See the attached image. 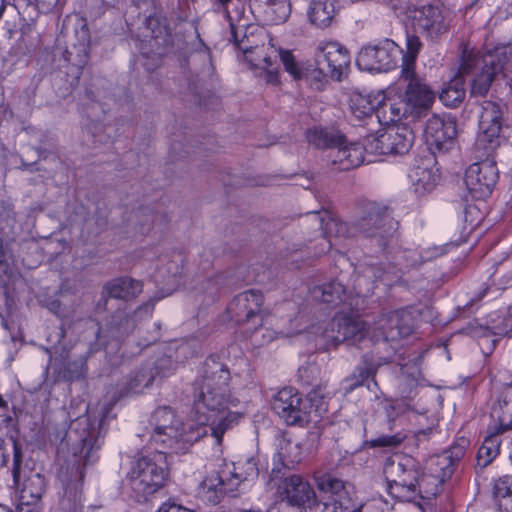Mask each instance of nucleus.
Masks as SVG:
<instances>
[{
    "label": "nucleus",
    "mask_w": 512,
    "mask_h": 512,
    "mask_svg": "<svg viewBox=\"0 0 512 512\" xmlns=\"http://www.w3.org/2000/svg\"><path fill=\"white\" fill-rule=\"evenodd\" d=\"M227 368L213 358L204 363L196 381L193 409L188 423L183 424L168 407H160L151 417V444L155 449L185 452L194 442L211 434L221 444L224 434L243 418L244 405L229 388Z\"/></svg>",
    "instance_id": "1"
},
{
    "label": "nucleus",
    "mask_w": 512,
    "mask_h": 512,
    "mask_svg": "<svg viewBox=\"0 0 512 512\" xmlns=\"http://www.w3.org/2000/svg\"><path fill=\"white\" fill-rule=\"evenodd\" d=\"M84 415L74 417L61 443L60 452L67 448L71 458L66 466L59 471V479L63 485V496L60 502L62 512H82V482L84 467L95 461L94 448H98L99 428L104 415H100L90 406L82 403Z\"/></svg>",
    "instance_id": "2"
},
{
    "label": "nucleus",
    "mask_w": 512,
    "mask_h": 512,
    "mask_svg": "<svg viewBox=\"0 0 512 512\" xmlns=\"http://www.w3.org/2000/svg\"><path fill=\"white\" fill-rule=\"evenodd\" d=\"M501 129V107L491 101L484 102L474 142L477 161L467 168L464 179L467 191L474 199L488 197L498 181L499 171L494 154L502 142Z\"/></svg>",
    "instance_id": "3"
},
{
    "label": "nucleus",
    "mask_w": 512,
    "mask_h": 512,
    "mask_svg": "<svg viewBox=\"0 0 512 512\" xmlns=\"http://www.w3.org/2000/svg\"><path fill=\"white\" fill-rule=\"evenodd\" d=\"M511 55L512 48L508 45H500L483 53L464 50L458 74L442 89L440 100L447 107L459 105L466 93V76L472 77L471 95L485 96L496 74L503 71L504 77H508L505 71Z\"/></svg>",
    "instance_id": "4"
},
{
    "label": "nucleus",
    "mask_w": 512,
    "mask_h": 512,
    "mask_svg": "<svg viewBox=\"0 0 512 512\" xmlns=\"http://www.w3.org/2000/svg\"><path fill=\"white\" fill-rule=\"evenodd\" d=\"M303 224L309 228L319 231L318 254L330 250L336 243L331 236L335 238L354 236V230L357 229L365 237L374 240L380 247L386 245L387 239L393 236L396 230V224L387 212L370 213L363 218L356 227H350L348 223L331 218L327 212H309L303 218Z\"/></svg>",
    "instance_id": "5"
},
{
    "label": "nucleus",
    "mask_w": 512,
    "mask_h": 512,
    "mask_svg": "<svg viewBox=\"0 0 512 512\" xmlns=\"http://www.w3.org/2000/svg\"><path fill=\"white\" fill-rule=\"evenodd\" d=\"M258 476V468L252 459L244 462L225 463L219 471L208 474L200 483L197 495L210 504H218L225 494L235 496L249 489Z\"/></svg>",
    "instance_id": "6"
},
{
    "label": "nucleus",
    "mask_w": 512,
    "mask_h": 512,
    "mask_svg": "<svg viewBox=\"0 0 512 512\" xmlns=\"http://www.w3.org/2000/svg\"><path fill=\"white\" fill-rule=\"evenodd\" d=\"M167 476V457L163 450L146 451L133 464L129 474L128 483L132 497L137 502L147 501L158 491Z\"/></svg>",
    "instance_id": "7"
},
{
    "label": "nucleus",
    "mask_w": 512,
    "mask_h": 512,
    "mask_svg": "<svg viewBox=\"0 0 512 512\" xmlns=\"http://www.w3.org/2000/svg\"><path fill=\"white\" fill-rule=\"evenodd\" d=\"M350 66L348 50L337 41H320L314 52V65L308 74V84L322 89L328 78L341 81Z\"/></svg>",
    "instance_id": "8"
},
{
    "label": "nucleus",
    "mask_w": 512,
    "mask_h": 512,
    "mask_svg": "<svg viewBox=\"0 0 512 512\" xmlns=\"http://www.w3.org/2000/svg\"><path fill=\"white\" fill-rule=\"evenodd\" d=\"M372 332L373 326L367 327L362 319L342 314H337L328 322L312 326L309 331L315 336L317 344L324 349L336 347L342 342H359L366 335H372Z\"/></svg>",
    "instance_id": "9"
},
{
    "label": "nucleus",
    "mask_w": 512,
    "mask_h": 512,
    "mask_svg": "<svg viewBox=\"0 0 512 512\" xmlns=\"http://www.w3.org/2000/svg\"><path fill=\"white\" fill-rule=\"evenodd\" d=\"M391 496L412 502L416 500L417 477L419 467L417 461L406 454H394L389 457L383 468Z\"/></svg>",
    "instance_id": "10"
},
{
    "label": "nucleus",
    "mask_w": 512,
    "mask_h": 512,
    "mask_svg": "<svg viewBox=\"0 0 512 512\" xmlns=\"http://www.w3.org/2000/svg\"><path fill=\"white\" fill-rule=\"evenodd\" d=\"M412 130L404 124L391 125L365 139V149L372 155H403L413 145Z\"/></svg>",
    "instance_id": "11"
},
{
    "label": "nucleus",
    "mask_w": 512,
    "mask_h": 512,
    "mask_svg": "<svg viewBox=\"0 0 512 512\" xmlns=\"http://www.w3.org/2000/svg\"><path fill=\"white\" fill-rule=\"evenodd\" d=\"M401 54V48L393 40L383 39L363 47L357 55L356 64L363 71L387 72L397 66Z\"/></svg>",
    "instance_id": "12"
},
{
    "label": "nucleus",
    "mask_w": 512,
    "mask_h": 512,
    "mask_svg": "<svg viewBox=\"0 0 512 512\" xmlns=\"http://www.w3.org/2000/svg\"><path fill=\"white\" fill-rule=\"evenodd\" d=\"M469 333L480 340L479 345L482 349L485 343H488V349L491 351L498 337H510L512 335V308L503 307L487 315L483 324L471 326Z\"/></svg>",
    "instance_id": "13"
},
{
    "label": "nucleus",
    "mask_w": 512,
    "mask_h": 512,
    "mask_svg": "<svg viewBox=\"0 0 512 512\" xmlns=\"http://www.w3.org/2000/svg\"><path fill=\"white\" fill-rule=\"evenodd\" d=\"M411 19L415 30L431 40L439 39L450 28L449 13L439 5L415 7Z\"/></svg>",
    "instance_id": "14"
},
{
    "label": "nucleus",
    "mask_w": 512,
    "mask_h": 512,
    "mask_svg": "<svg viewBox=\"0 0 512 512\" xmlns=\"http://www.w3.org/2000/svg\"><path fill=\"white\" fill-rule=\"evenodd\" d=\"M372 338L376 341H396L409 336L414 330V317L409 310L399 309L383 313L373 323Z\"/></svg>",
    "instance_id": "15"
},
{
    "label": "nucleus",
    "mask_w": 512,
    "mask_h": 512,
    "mask_svg": "<svg viewBox=\"0 0 512 512\" xmlns=\"http://www.w3.org/2000/svg\"><path fill=\"white\" fill-rule=\"evenodd\" d=\"M408 84L402 95H400L403 103H405V111L407 117L419 119L425 116L432 108L435 102V93L432 89L419 77L413 76L405 78Z\"/></svg>",
    "instance_id": "16"
},
{
    "label": "nucleus",
    "mask_w": 512,
    "mask_h": 512,
    "mask_svg": "<svg viewBox=\"0 0 512 512\" xmlns=\"http://www.w3.org/2000/svg\"><path fill=\"white\" fill-rule=\"evenodd\" d=\"M272 407L288 425L309 421L310 411L307 401L293 388H284L275 396Z\"/></svg>",
    "instance_id": "17"
},
{
    "label": "nucleus",
    "mask_w": 512,
    "mask_h": 512,
    "mask_svg": "<svg viewBox=\"0 0 512 512\" xmlns=\"http://www.w3.org/2000/svg\"><path fill=\"white\" fill-rule=\"evenodd\" d=\"M457 134L456 121L449 114H435L427 120L424 135L431 149L449 151Z\"/></svg>",
    "instance_id": "18"
},
{
    "label": "nucleus",
    "mask_w": 512,
    "mask_h": 512,
    "mask_svg": "<svg viewBox=\"0 0 512 512\" xmlns=\"http://www.w3.org/2000/svg\"><path fill=\"white\" fill-rule=\"evenodd\" d=\"M274 476L270 484L277 486V493L293 506H311L316 501V494L313 487L302 476L293 474L281 481H276Z\"/></svg>",
    "instance_id": "19"
},
{
    "label": "nucleus",
    "mask_w": 512,
    "mask_h": 512,
    "mask_svg": "<svg viewBox=\"0 0 512 512\" xmlns=\"http://www.w3.org/2000/svg\"><path fill=\"white\" fill-rule=\"evenodd\" d=\"M315 483L321 497V512H345L347 491L343 480L323 474L315 478Z\"/></svg>",
    "instance_id": "20"
},
{
    "label": "nucleus",
    "mask_w": 512,
    "mask_h": 512,
    "mask_svg": "<svg viewBox=\"0 0 512 512\" xmlns=\"http://www.w3.org/2000/svg\"><path fill=\"white\" fill-rule=\"evenodd\" d=\"M263 296L257 290H246L236 295L227 308L231 320L236 323L256 322L263 315Z\"/></svg>",
    "instance_id": "21"
},
{
    "label": "nucleus",
    "mask_w": 512,
    "mask_h": 512,
    "mask_svg": "<svg viewBox=\"0 0 512 512\" xmlns=\"http://www.w3.org/2000/svg\"><path fill=\"white\" fill-rule=\"evenodd\" d=\"M279 54V45L274 39L261 44L259 48L246 54L244 60L252 67L265 72V81L276 84L279 81V69L276 65Z\"/></svg>",
    "instance_id": "22"
},
{
    "label": "nucleus",
    "mask_w": 512,
    "mask_h": 512,
    "mask_svg": "<svg viewBox=\"0 0 512 512\" xmlns=\"http://www.w3.org/2000/svg\"><path fill=\"white\" fill-rule=\"evenodd\" d=\"M468 440L460 439L457 443L452 445L448 450L440 454L432 456L426 464V470L433 476L444 483L446 479L450 478L454 472L455 465L465 455Z\"/></svg>",
    "instance_id": "23"
},
{
    "label": "nucleus",
    "mask_w": 512,
    "mask_h": 512,
    "mask_svg": "<svg viewBox=\"0 0 512 512\" xmlns=\"http://www.w3.org/2000/svg\"><path fill=\"white\" fill-rule=\"evenodd\" d=\"M260 325L254 327L250 332L251 343L254 346H264L269 344L278 337H292L302 330V318L295 317L289 321V327H283L278 325L277 330L268 326L271 323L269 318H265L261 315L259 318Z\"/></svg>",
    "instance_id": "24"
},
{
    "label": "nucleus",
    "mask_w": 512,
    "mask_h": 512,
    "mask_svg": "<svg viewBox=\"0 0 512 512\" xmlns=\"http://www.w3.org/2000/svg\"><path fill=\"white\" fill-rule=\"evenodd\" d=\"M14 482L21 485L20 500L39 503L46 489V480L37 470H22L18 464L13 470Z\"/></svg>",
    "instance_id": "25"
},
{
    "label": "nucleus",
    "mask_w": 512,
    "mask_h": 512,
    "mask_svg": "<svg viewBox=\"0 0 512 512\" xmlns=\"http://www.w3.org/2000/svg\"><path fill=\"white\" fill-rule=\"evenodd\" d=\"M274 446L272 474L279 473L280 467H293L303 459L302 446L299 442L289 438L287 434H277Z\"/></svg>",
    "instance_id": "26"
},
{
    "label": "nucleus",
    "mask_w": 512,
    "mask_h": 512,
    "mask_svg": "<svg viewBox=\"0 0 512 512\" xmlns=\"http://www.w3.org/2000/svg\"><path fill=\"white\" fill-rule=\"evenodd\" d=\"M437 172L433 157L429 156L416 160L408 174L414 191L419 195L431 192L439 179Z\"/></svg>",
    "instance_id": "27"
},
{
    "label": "nucleus",
    "mask_w": 512,
    "mask_h": 512,
    "mask_svg": "<svg viewBox=\"0 0 512 512\" xmlns=\"http://www.w3.org/2000/svg\"><path fill=\"white\" fill-rule=\"evenodd\" d=\"M250 8L258 20L268 25L284 23L291 12L288 0H251Z\"/></svg>",
    "instance_id": "28"
},
{
    "label": "nucleus",
    "mask_w": 512,
    "mask_h": 512,
    "mask_svg": "<svg viewBox=\"0 0 512 512\" xmlns=\"http://www.w3.org/2000/svg\"><path fill=\"white\" fill-rule=\"evenodd\" d=\"M368 153L365 149V143H349L346 144L341 135V142L336 144L329 152V158L333 165H337L339 170H349L361 165L365 158L364 154Z\"/></svg>",
    "instance_id": "29"
},
{
    "label": "nucleus",
    "mask_w": 512,
    "mask_h": 512,
    "mask_svg": "<svg viewBox=\"0 0 512 512\" xmlns=\"http://www.w3.org/2000/svg\"><path fill=\"white\" fill-rule=\"evenodd\" d=\"M190 345L188 343L177 342L170 343L163 354L153 365L152 371L156 377H167L173 374L178 363L183 362L189 357Z\"/></svg>",
    "instance_id": "30"
},
{
    "label": "nucleus",
    "mask_w": 512,
    "mask_h": 512,
    "mask_svg": "<svg viewBox=\"0 0 512 512\" xmlns=\"http://www.w3.org/2000/svg\"><path fill=\"white\" fill-rule=\"evenodd\" d=\"M492 426L496 432H505L512 428V384L505 385L491 413Z\"/></svg>",
    "instance_id": "31"
},
{
    "label": "nucleus",
    "mask_w": 512,
    "mask_h": 512,
    "mask_svg": "<svg viewBox=\"0 0 512 512\" xmlns=\"http://www.w3.org/2000/svg\"><path fill=\"white\" fill-rule=\"evenodd\" d=\"M231 38L235 47L242 52L243 58L261 44L273 39L263 28L248 24L238 30L237 34L231 33Z\"/></svg>",
    "instance_id": "32"
},
{
    "label": "nucleus",
    "mask_w": 512,
    "mask_h": 512,
    "mask_svg": "<svg viewBox=\"0 0 512 512\" xmlns=\"http://www.w3.org/2000/svg\"><path fill=\"white\" fill-rule=\"evenodd\" d=\"M384 99V90L370 93L352 92L349 97L351 114L359 121L376 114V107Z\"/></svg>",
    "instance_id": "33"
},
{
    "label": "nucleus",
    "mask_w": 512,
    "mask_h": 512,
    "mask_svg": "<svg viewBox=\"0 0 512 512\" xmlns=\"http://www.w3.org/2000/svg\"><path fill=\"white\" fill-rule=\"evenodd\" d=\"M311 296L314 300L329 304L347 303L349 306H358V300H355L346 294L343 284L339 281H332L327 284L315 286L311 290Z\"/></svg>",
    "instance_id": "34"
},
{
    "label": "nucleus",
    "mask_w": 512,
    "mask_h": 512,
    "mask_svg": "<svg viewBox=\"0 0 512 512\" xmlns=\"http://www.w3.org/2000/svg\"><path fill=\"white\" fill-rule=\"evenodd\" d=\"M376 117L380 124L387 127L397 125V122L407 117L405 103L400 96L397 98L387 97L384 91V99L376 107Z\"/></svg>",
    "instance_id": "35"
},
{
    "label": "nucleus",
    "mask_w": 512,
    "mask_h": 512,
    "mask_svg": "<svg viewBox=\"0 0 512 512\" xmlns=\"http://www.w3.org/2000/svg\"><path fill=\"white\" fill-rule=\"evenodd\" d=\"M142 291V284L129 277H120L109 281L103 293L111 298L128 300L136 297Z\"/></svg>",
    "instance_id": "36"
},
{
    "label": "nucleus",
    "mask_w": 512,
    "mask_h": 512,
    "mask_svg": "<svg viewBox=\"0 0 512 512\" xmlns=\"http://www.w3.org/2000/svg\"><path fill=\"white\" fill-rule=\"evenodd\" d=\"M335 16V5L333 0H312L308 9L310 22L319 27L330 26Z\"/></svg>",
    "instance_id": "37"
},
{
    "label": "nucleus",
    "mask_w": 512,
    "mask_h": 512,
    "mask_svg": "<svg viewBox=\"0 0 512 512\" xmlns=\"http://www.w3.org/2000/svg\"><path fill=\"white\" fill-rule=\"evenodd\" d=\"M489 431L477 453V465L482 468L488 466L500 452L499 434L502 432H496L492 425L489 426Z\"/></svg>",
    "instance_id": "38"
},
{
    "label": "nucleus",
    "mask_w": 512,
    "mask_h": 512,
    "mask_svg": "<svg viewBox=\"0 0 512 512\" xmlns=\"http://www.w3.org/2000/svg\"><path fill=\"white\" fill-rule=\"evenodd\" d=\"M223 6V13L229 23L231 33H236L238 30L247 25L244 20L245 6L241 0H217Z\"/></svg>",
    "instance_id": "39"
},
{
    "label": "nucleus",
    "mask_w": 512,
    "mask_h": 512,
    "mask_svg": "<svg viewBox=\"0 0 512 512\" xmlns=\"http://www.w3.org/2000/svg\"><path fill=\"white\" fill-rule=\"evenodd\" d=\"M278 59H280L284 70L294 80H305L308 83V74L311 72V65L305 66L296 60L291 50H285L279 46Z\"/></svg>",
    "instance_id": "40"
},
{
    "label": "nucleus",
    "mask_w": 512,
    "mask_h": 512,
    "mask_svg": "<svg viewBox=\"0 0 512 512\" xmlns=\"http://www.w3.org/2000/svg\"><path fill=\"white\" fill-rule=\"evenodd\" d=\"M493 497L500 512H512V476H504L495 481Z\"/></svg>",
    "instance_id": "41"
},
{
    "label": "nucleus",
    "mask_w": 512,
    "mask_h": 512,
    "mask_svg": "<svg viewBox=\"0 0 512 512\" xmlns=\"http://www.w3.org/2000/svg\"><path fill=\"white\" fill-rule=\"evenodd\" d=\"M371 277H374L375 280L384 281L387 284L391 281L388 278V276L385 275L381 268L376 267L374 264H369L363 270V275L358 276L356 279V284L354 287V293L356 297L364 298L372 293L373 287L370 284L366 283L367 279Z\"/></svg>",
    "instance_id": "42"
},
{
    "label": "nucleus",
    "mask_w": 512,
    "mask_h": 512,
    "mask_svg": "<svg viewBox=\"0 0 512 512\" xmlns=\"http://www.w3.org/2000/svg\"><path fill=\"white\" fill-rule=\"evenodd\" d=\"M182 267L180 260H173L168 263L167 268L159 269L157 279L161 278V282L165 286L162 297L170 295L180 285Z\"/></svg>",
    "instance_id": "43"
},
{
    "label": "nucleus",
    "mask_w": 512,
    "mask_h": 512,
    "mask_svg": "<svg viewBox=\"0 0 512 512\" xmlns=\"http://www.w3.org/2000/svg\"><path fill=\"white\" fill-rule=\"evenodd\" d=\"M310 144L317 148H328L330 151L336 144L341 142V135L333 130H327L321 127H315L308 130L306 134Z\"/></svg>",
    "instance_id": "44"
},
{
    "label": "nucleus",
    "mask_w": 512,
    "mask_h": 512,
    "mask_svg": "<svg viewBox=\"0 0 512 512\" xmlns=\"http://www.w3.org/2000/svg\"><path fill=\"white\" fill-rule=\"evenodd\" d=\"M421 48V42L419 38L415 35H408L406 38V53L400 55L402 60V71L401 75L403 78H408L409 76H413L414 73V65L417 55Z\"/></svg>",
    "instance_id": "45"
},
{
    "label": "nucleus",
    "mask_w": 512,
    "mask_h": 512,
    "mask_svg": "<svg viewBox=\"0 0 512 512\" xmlns=\"http://www.w3.org/2000/svg\"><path fill=\"white\" fill-rule=\"evenodd\" d=\"M388 510L389 504L382 496L357 500L345 506V512H388Z\"/></svg>",
    "instance_id": "46"
},
{
    "label": "nucleus",
    "mask_w": 512,
    "mask_h": 512,
    "mask_svg": "<svg viewBox=\"0 0 512 512\" xmlns=\"http://www.w3.org/2000/svg\"><path fill=\"white\" fill-rule=\"evenodd\" d=\"M442 482L433 476L429 471L422 474L421 478L417 477L416 500L430 499L435 497L441 488Z\"/></svg>",
    "instance_id": "47"
},
{
    "label": "nucleus",
    "mask_w": 512,
    "mask_h": 512,
    "mask_svg": "<svg viewBox=\"0 0 512 512\" xmlns=\"http://www.w3.org/2000/svg\"><path fill=\"white\" fill-rule=\"evenodd\" d=\"M154 379L155 376L152 369L143 367L139 370H136L130 375L127 381L125 393H140L143 391V389L149 387Z\"/></svg>",
    "instance_id": "48"
},
{
    "label": "nucleus",
    "mask_w": 512,
    "mask_h": 512,
    "mask_svg": "<svg viewBox=\"0 0 512 512\" xmlns=\"http://www.w3.org/2000/svg\"><path fill=\"white\" fill-rule=\"evenodd\" d=\"M147 27L151 30L149 46L156 49V51H153V54L159 58L164 54V48H162V46L167 45L169 35L166 28L160 27L158 21L154 18L147 20Z\"/></svg>",
    "instance_id": "49"
},
{
    "label": "nucleus",
    "mask_w": 512,
    "mask_h": 512,
    "mask_svg": "<svg viewBox=\"0 0 512 512\" xmlns=\"http://www.w3.org/2000/svg\"><path fill=\"white\" fill-rule=\"evenodd\" d=\"M74 37L73 45L78 48L80 54L86 56L91 37L86 20L78 15L74 18Z\"/></svg>",
    "instance_id": "50"
},
{
    "label": "nucleus",
    "mask_w": 512,
    "mask_h": 512,
    "mask_svg": "<svg viewBox=\"0 0 512 512\" xmlns=\"http://www.w3.org/2000/svg\"><path fill=\"white\" fill-rule=\"evenodd\" d=\"M305 401H307L310 414L315 413L316 416L320 417L328 410L327 395L321 387L310 391Z\"/></svg>",
    "instance_id": "51"
},
{
    "label": "nucleus",
    "mask_w": 512,
    "mask_h": 512,
    "mask_svg": "<svg viewBox=\"0 0 512 512\" xmlns=\"http://www.w3.org/2000/svg\"><path fill=\"white\" fill-rule=\"evenodd\" d=\"M375 369L373 367H358L351 378L345 379L343 389L346 393L354 390L365 383L370 377H374Z\"/></svg>",
    "instance_id": "52"
},
{
    "label": "nucleus",
    "mask_w": 512,
    "mask_h": 512,
    "mask_svg": "<svg viewBox=\"0 0 512 512\" xmlns=\"http://www.w3.org/2000/svg\"><path fill=\"white\" fill-rule=\"evenodd\" d=\"M87 367L86 360L80 357L77 360L69 362L63 372V377L67 381H76L83 379L86 376Z\"/></svg>",
    "instance_id": "53"
},
{
    "label": "nucleus",
    "mask_w": 512,
    "mask_h": 512,
    "mask_svg": "<svg viewBox=\"0 0 512 512\" xmlns=\"http://www.w3.org/2000/svg\"><path fill=\"white\" fill-rule=\"evenodd\" d=\"M404 439V436L401 434L395 435H384L377 437L371 441V445L373 447H395L398 446Z\"/></svg>",
    "instance_id": "54"
},
{
    "label": "nucleus",
    "mask_w": 512,
    "mask_h": 512,
    "mask_svg": "<svg viewBox=\"0 0 512 512\" xmlns=\"http://www.w3.org/2000/svg\"><path fill=\"white\" fill-rule=\"evenodd\" d=\"M402 374L407 377L409 385H416L422 380V373L416 365L405 364L402 368Z\"/></svg>",
    "instance_id": "55"
},
{
    "label": "nucleus",
    "mask_w": 512,
    "mask_h": 512,
    "mask_svg": "<svg viewBox=\"0 0 512 512\" xmlns=\"http://www.w3.org/2000/svg\"><path fill=\"white\" fill-rule=\"evenodd\" d=\"M384 408L387 412V417L389 421H392L398 416L400 413L404 412V403L403 401H393L385 403Z\"/></svg>",
    "instance_id": "56"
},
{
    "label": "nucleus",
    "mask_w": 512,
    "mask_h": 512,
    "mask_svg": "<svg viewBox=\"0 0 512 512\" xmlns=\"http://www.w3.org/2000/svg\"><path fill=\"white\" fill-rule=\"evenodd\" d=\"M61 4V0H36L37 8L42 13H50Z\"/></svg>",
    "instance_id": "57"
},
{
    "label": "nucleus",
    "mask_w": 512,
    "mask_h": 512,
    "mask_svg": "<svg viewBox=\"0 0 512 512\" xmlns=\"http://www.w3.org/2000/svg\"><path fill=\"white\" fill-rule=\"evenodd\" d=\"M157 512H195L191 509H188L180 504H177L172 501H167L163 503L157 510Z\"/></svg>",
    "instance_id": "58"
},
{
    "label": "nucleus",
    "mask_w": 512,
    "mask_h": 512,
    "mask_svg": "<svg viewBox=\"0 0 512 512\" xmlns=\"http://www.w3.org/2000/svg\"><path fill=\"white\" fill-rule=\"evenodd\" d=\"M6 263V255L3 248V241L0 238V266L4 265Z\"/></svg>",
    "instance_id": "59"
},
{
    "label": "nucleus",
    "mask_w": 512,
    "mask_h": 512,
    "mask_svg": "<svg viewBox=\"0 0 512 512\" xmlns=\"http://www.w3.org/2000/svg\"><path fill=\"white\" fill-rule=\"evenodd\" d=\"M5 9H6V5H5L4 1L2 0L0 2V19L2 18Z\"/></svg>",
    "instance_id": "60"
},
{
    "label": "nucleus",
    "mask_w": 512,
    "mask_h": 512,
    "mask_svg": "<svg viewBox=\"0 0 512 512\" xmlns=\"http://www.w3.org/2000/svg\"><path fill=\"white\" fill-rule=\"evenodd\" d=\"M0 512H13L9 507L0 504Z\"/></svg>",
    "instance_id": "61"
},
{
    "label": "nucleus",
    "mask_w": 512,
    "mask_h": 512,
    "mask_svg": "<svg viewBox=\"0 0 512 512\" xmlns=\"http://www.w3.org/2000/svg\"><path fill=\"white\" fill-rule=\"evenodd\" d=\"M243 512H261L259 509L244 510Z\"/></svg>",
    "instance_id": "62"
},
{
    "label": "nucleus",
    "mask_w": 512,
    "mask_h": 512,
    "mask_svg": "<svg viewBox=\"0 0 512 512\" xmlns=\"http://www.w3.org/2000/svg\"><path fill=\"white\" fill-rule=\"evenodd\" d=\"M142 55H143L144 57H148V52L143 51V52H142Z\"/></svg>",
    "instance_id": "63"
},
{
    "label": "nucleus",
    "mask_w": 512,
    "mask_h": 512,
    "mask_svg": "<svg viewBox=\"0 0 512 512\" xmlns=\"http://www.w3.org/2000/svg\"><path fill=\"white\" fill-rule=\"evenodd\" d=\"M144 65H145L148 69H150V68H151L147 62H146Z\"/></svg>",
    "instance_id": "64"
}]
</instances>
